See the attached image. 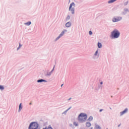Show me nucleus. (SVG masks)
Segmentation results:
<instances>
[{
    "mask_svg": "<svg viewBox=\"0 0 129 129\" xmlns=\"http://www.w3.org/2000/svg\"><path fill=\"white\" fill-rule=\"evenodd\" d=\"M43 129H46V128H43Z\"/></svg>",
    "mask_w": 129,
    "mask_h": 129,
    "instance_id": "obj_34",
    "label": "nucleus"
},
{
    "mask_svg": "<svg viewBox=\"0 0 129 129\" xmlns=\"http://www.w3.org/2000/svg\"><path fill=\"white\" fill-rule=\"evenodd\" d=\"M124 12H128V9H127V8H125L124 9Z\"/></svg>",
    "mask_w": 129,
    "mask_h": 129,
    "instance_id": "obj_20",
    "label": "nucleus"
},
{
    "mask_svg": "<svg viewBox=\"0 0 129 129\" xmlns=\"http://www.w3.org/2000/svg\"><path fill=\"white\" fill-rule=\"evenodd\" d=\"M74 125H75L76 126H77V125H78V124H77V123L76 122H74Z\"/></svg>",
    "mask_w": 129,
    "mask_h": 129,
    "instance_id": "obj_19",
    "label": "nucleus"
},
{
    "mask_svg": "<svg viewBox=\"0 0 129 129\" xmlns=\"http://www.w3.org/2000/svg\"><path fill=\"white\" fill-rule=\"evenodd\" d=\"M102 83H103L102 82H101L100 83V84H102Z\"/></svg>",
    "mask_w": 129,
    "mask_h": 129,
    "instance_id": "obj_27",
    "label": "nucleus"
},
{
    "mask_svg": "<svg viewBox=\"0 0 129 129\" xmlns=\"http://www.w3.org/2000/svg\"><path fill=\"white\" fill-rule=\"evenodd\" d=\"M114 10H115V8H113V9H112V11H114Z\"/></svg>",
    "mask_w": 129,
    "mask_h": 129,
    "instance_id": "obj_26",
    "label": "nucleus"
},
{
    "mask_svg": "<svg viewBox=\"0 0 129 129\" xmlns=\"http://www.w3.org/2000/svg\"><path fill=\"white\" fill-rule=\"evenodd\" d=\"M120 19H119L114 18V19H113L112 21L114 22H118V21H120Z\"/></svg>",
    "mask_w": 129,
    "mask_h": 129,
    "instance_id": "obj_8",
    "label": "nucleus"
},
{
    "mask_svg": "<svg viewBox=\"0 0 129 129\" xmlns=\"http://www.w3.org/2000/svg\"><path fill=\"white\" fill-rule=\"evenodd\" d=\"M73 7H75V3H74V2H73L70 4L69 9V11H70L72 14H74L75 11V9L74 8H72Z\"/></svg>",
    "mask_w": 129,
    "mask_h": 129,
    "instance_id": "obj_4",
    "label": "nucleus"
},
{
    "mask_svg": "<svg viewBox=\"0 0 129 129\" xmlns=\"http://www.w3.org/2000/svg\"><path fill=\"white\" fill-rule=\"evenodd\" d=\"M97 54H98V50H97L96 51V52L95 53V56H96V55H97Z\"/></svg>",
    "mask_w": 129,
    "mask_h": 129,
    "instance_id": "obj_21",
    "label": "nucleus"
},
{
    "mask_svg": "<svg viewBox=\"0 0 129 129\" xmlns=\"http://www.w3.org/2000/svg\"><path fill=\"white\" fill-rule=\"evenodd\" d=\"M91 129H92V128H91Z\"/></svg>",
    "mask_w": 129,
    "mask_h": 129,
    "instance_id": "obj_33",
    "label": "nucleus"
},
{
    "mask_svg": "<svg viewBox=\"0 0 129 129\" xmlns=\"http://www.w3.org/2000/svg\"><path fill=\"white\" fill-rule=\"evenodd\" d=\"M31 24V22H28L25 23V25H26V26H30V25Z\"/></svg>",
    "mask_w": 129,
    "mask_h": 129,
    "instance_id": "obj_13",
    "label": "nucleus"
},
{
    "mask_svg": "<svg viewBox=\"0 0 129 129\" xmlns=\"http://www.w3.org/2000/svg\"><path fill=\"white\" fill-rule=\"evenodd\" d=\"M62 86H63V84H62V85H61V87H62Z\"/></svg>",
    "mask_w": 129,
    "mask_h": 129,
    "instance_id": "obj_28",
    "label": "nucleus"
},
{
    "mask_svg": "<svg viewBox=\"0 0 129 129\" xmlns=\"http://www.w3.org/2000/svg\"><path fill=\"white\" fill-rule=\"evenodd\" d=\"M0 89H1V90H4V86L0 85Z\"/></svg>",
    "mask_w": 129,
    "mask_h": 129,
    "instance_id": "obj_16",
    "label": "nucleus"
},
{
    "mask_svg": "<svg viewBox=\"0 0 129 129\" xmlns=\"http://www.w3.org/2000/svg\"><path fill=\"white\" fill-rule=\"evenodd\" d=\"M127 108L125 109L124 110L120 112V115H123V114L126 113L127 112Z\"/></svg>",
    "mask_w": 129,
    "mask_h": 129,
    "instance_id": "obj_6",
    "label": "nucleus"
},
{
    "mask_svg": "<svg viewBox=\"0 0 129 129\" xmlns=\"http://www.w3.org/2000/svg\"><path fill=\"white\" fill-rule=\"evenodd\" d=\"M47 129H53V128H52V127H49Z\"/></svg>",
    "mask_w": 129,
    "mask_h": 129,
    "instance_id": "obj_25",
    "label": "nucleus"
},
{
    "mask_svg": "<svg viewBox=\"0 0 129 129\" xmlns=\"http://www.w3.org/2000/svg\"><path fill=\"white\" fill-rule=\"evenodd\" d=\"M87 119V115L85 113H81L78 116V120L81 122H83Z\"/></svg>",
    "mask_w": 129,
    "mask_h": 129,
    "instance_id": "obj_1",
    "label": "nucleus"
},
{
    "mask_svg": "<svg viewBox=\"0 0 129 129\" xmlns=\"http://www.w3.org/2000/svg\"><path fill=\"white\" fill-rule=\"evenodd\" d=\"M23 108V107H22V103H20L19 105V111L20 110H21V109H22Z\"/></svg>",
    "mask_w": 129,
    "mask_h": 129,
    "instance_id": "obj_15",
    "label": "nucleus"
},
{
    "mask_svg": "<svg viewBox=\"0 0 129 129\" xmlns=\"http://www.w3.org/2000/svg\"><path fill=\"white\" fill-rule=\"evenodd\" d=\"M30 104H32V103H30Z\"/></svg>",
    "mask_w": 129,
    "mask_h": 129,
    "instance_id": "obj_32",
    "label": "nucleus"
},
{
    "mask_svg": "<svg viewBox=\"0 0 129 129\" xmlns=\"http://www.w3.org/2000/svg\"><path fill=\"white\" fill-rule=\"evenodd\" d=\"M102 110H103V109H100V110H99L100 112H101V111H102Z\"/></svg>",
    "mask_w": 129,
    "mask_h": 129,
    "instance_id": "obj_24",
    "label": "nucleus"
},
{
    "mask_svg": "<svg viewBox=\"0 0 129 129\" xmlns=\"http://www.w3.org/2000/svg\"><path fill=\"white\" fill-rule=\"evenodd\" d=\"M21 47H22V45H21V44L19 43V47L17 48V50H18L19 49H20V48H21Z\"/></svg>",
    "mask_w": 129,
    "mask_h": 129,
    "instance_id": "obj_23",
    "label": "nucleus"
},
{
    "mask_svg": "<svg viewBox=\"0 0 129 129\" xmlns=\"http://www.w3.org/2000/svg\"><path fill=\"white\" fill-rule=\"evenodd\" d=\"M118 126H120V125H119Z\"/></svg>",
    "mask_w": 129,
    "mask_h": 129,
    "instance_id": "obj_30",
    "label": "nucleus"
},
{
    "mask_svg": "<svg viewBox=\"0 0 129 129\" xmlns=\"http://www.w3.org/2000/svg\"><path fill=\"white\" fill-rule=\"evenodd\" d=\"M127 4H128V1H127V2H125L124 4V6H127Z\"/></svg>",
    "mask_w": 129,
    "mask_h": 129,
    "instance_id": "obj_18",
    "label": "nucleus"
},
{
    "mask_svg": "<svg viewBox=\"0 0 129 129\" xmlns=\"http://www.w3.org/2000/svg\"><path fill=\"white\" fill-rule=\"evenodd\" d=\"M98 48H101L102 47V45L100 43H98Z\"/></svg>",
    "mask_w": 129,
    "mask_h": 129,
    "instance_id": "obj_12",
    "label": "nucleus"
},
{
    "mask_svg": "<svg viewBox=\"0 0 129 129\" xmlns=\"http://www.w3.org/2000/svg\"><path fill=\"white\" fill-rule=\"evenodd\" d=\"M71 99V98H70V99H69V100H70Z\"/></svg>",
    "mask_w": 129,
    "mask_h": 129,
    "instance_id": "obj_29",
    "label": "nucleus"
},
{
    "mask_svg": "<svg viewBox=\"0 0 129 129\" xmlns=\"http://www.w3.org/2000/svg\"><path fill=\"white\" fill-rule=\"evenodd\" d=\"M39 127V124L36 122H32L30 124L29 129H38Z\"/></svg>",
    "mask_w": 129,
    "mask_h": 129,
    "instance_id": "obj_3",
    "label": "nucleus"
},
{
    "mask_svg": "<svg viewBox=\"0 0 129 129\" xmlns=\"http://www.w3.org/2000/svg\"><path fill=\"white\" fill-rule=\"evenodd\" d=\"M52 72H53V70L51 71L50 72L47 73L46 74V76H50L51 75V74H52Z\"/></svg>",
    "mask_w": 129,
    "mask_h": 129,
    "instance_id": "obj_10",
    "label": "nucleus"
},
{
    "mask_svg": "<svg viewBox=\"0 0 129 129\" xmlns=\"http://www.w3.org/2000/svg\"><path fill=\"white\" fill-rule=\"evenodd\" d=\"M71 26V22H69L67 23H66V27H67V28H69V27Z\"/></svg>",
    "mask_w": 129,
    "mask_h": 129,
    "instance_id": "obj_7",
    "label": "nucleus"
},
{
    "mask_svg": "<svg viewBox=\"0 0 129 129\" xmlns=\"http://www.w3.org/2000/svg\"><path fill=\"white\" fill-rule=\"evenodd\" d=\"M65 32H67V30H63L61 34L59 35L58 37H57V38H56V40H59V39H60V38H61V37H62V36H63V35H64V34H65Z\"/></svg>",
    "mask_w": 129,
    "mask_h": 129,
    "instance_id": "obj_5",
    "label": "nucleus"
},
{
    "mask_svg": "<svg viewBox=\"0 0 129 129\" xmlns=\"http://www.w3.org/2000/svg\"><path fill=\"white\" fill-rule=\"evenodd\" d=\"M68 17H70V16L69 15V16H68Z\"/></svg>",
    "mask_w": 129,
    "mask_h": 129,
    "instance_id": "obj_31",
    "label": "nucleus"
},
{
    "mask_svg": "<svg viewBox=\"0 0 129 129\" xmlns=\"http://www.w3.org/2000/svg\"><path fill=\"white\" fill-rule=\"evenodd\" d=\"M95 129H100V126L98 125H96Z\"/></svg>",
    "mask_w": 129,
    "mask_h": 129,
    "instance_id": "obj_14",
    "label": "nucleus"
},
{
    "mask_svg": "<svg viewBox=\"0 0 129 129\" xmlns=\"http://www.w3.org/2000/svg\"><path fill=\"white\" fill-rule=\"evenodd\" d=\"M114 2H116V0H109L108 3L109 4H112V3H114Z\"/></svg>",
    "mask_w": 129,
    "mask_h": 129,
    "instance_id": "obj_9",
    "label": "nucleus"
},
{
    "mask_svg": "<svg viewBox=\"0 0 129 129\" xmlns=\"http://www.w3.org/2000/svg\"><path fill=\"white\" fill-rule=\"evenodd\" d=\"M44 81H45V80H38V81H37V82H44Z\"/></svg>",
    "mask_w": 129,
    "mask_h": 129,
    "instance_id": "obj_17",
    "label": "nucleus"
},
{
    "mask_svg": "<svg viewBox=\"0 0 129 129\" xmlns=\"http://www.w3.org/2000/svg\"><path fill=\"white\" fill-rule=\"evenodd\" d=\"M120 34V33H119V32L117 30H114L111 32V36L115 39L118 38Z\"/></svg>",
    "mask_w": 129,
    "mask_h": 129,
    "instance_id": "obj_2",
    "label": "nucleus"
},
{
    "mask_svg": "<svg viewBox=\"0 0 129 129\" xmlns=\"http://www.w3.org/2000/svg\"><path fill=\"white\" fill-rule=\"evenodd\" d=\"M89 35H92V31H90L89 32Z\"/></svg>",
    "mask_w": 129,
    "mask_h": 129,
    "instance_id": "obj_22",
    "label": "nucleus"
},
{
    "mask_svg": "<svg viewBox=\"0 0 129 129\" xmlns=\"http://www.w3.org/2000/svg\"><path fill=\"white\" fill-rule=\"evenodd\" d=\"M86 125L87 127H90V126H91V124L90 123V122H87Z\"/></svg>",
    "mask_w": 129,
    "mask_h": 129,
    "instance_id": "obj_11",
    "label": "nucleus"
}]
</instances>
